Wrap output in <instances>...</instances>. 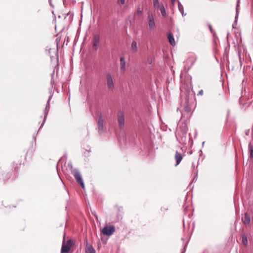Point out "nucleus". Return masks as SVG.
Instances as JSON below:
<instances>
[{
    "instance_id": "17",
    "label": "nucleus",
    "mask_w": 253,
    "mask_h": 253,
    "mask_svg": "<svg viewBox=\"0 0 253 253\" xmlns=\"http://www.w3.org/2000/svg\"><path fill=\"white\" fill-rule=\"evenodd\" d=\"M158 9H159L160 10L161 14L163 16L165 17L166 16V11L165 6L163 3H161V5L159 7Z\"/></svg>"
},
{
    "instance_id": "24",
    "label": "nucleus",
    "mask_w": 253,
    "mask_h": 253,
    "mask_svg": "<svg viewBox=\"0 0 253 253\" xmlns=\"http://www.w3.org/2000/svg\"><path fill=\"white\" fill-rule=\"evenodd\" d=\"M147 62L148 64H151L153 62V58L152 57H149L147 59Z\"/></svg>"
},
{
    "instance_id": "27",
    "label": "nucleus",
    "mask_w": 253,
    "mask_h": 253,
    "mask_svg": "<svg viewBox=\"0 0 253 253\" xmlns=\"http://www.w3.org/2000/svg\"><path fill=\"white\" fill-rule=\"evenodd\" d=\"M199 94L201 95H202L203 94V90H201L199 91V93H198Z\"/></svg>"
},
{
    "instance_id": "1",
    "label": "nucleus",
    "mask_w": 253,
    "mask_h": 253,
    "mask_svg": "<svg viewBox=\"0 0 253 253\" xmlns=\"http://www.w3.org/2000/svg\"><path fill=\"white\" fill-rule=\"evenodd\" d=\"M73 246V242L72 240H68L67 242L63 240L61 250V253H69L71 248Z\"/></svg>"
},
{
    "instance_id": "28",
    "label": "nucleus",
    "mask_w": 253,
    "mask_h": 253,
    "mask_svg": "<svg viewBox=\"0 0 253 253\" xmlns=\"http://www.w3.org/2000/svg\"><path fill=\"white\" fill-rule=\"evenodd\" d=\"M187 130V126H186L185 125H184V131L186 132Z\"/></svg>"
},
{
    "instance_id": "29",
    "label": "nucleus",
    "mask_w": 253,
    "mask_h": 253,
    "mask_svg": "<svg viewBox=\"0 0 253 253\" xmlns=\"http://www.w3.org/2000/svg\"><path fill=\"white\" fill-rule=\"evenodd\" d=\"M170 1H171V2L172 4H174L175 0H170Z\"/></svg>"
},
{
    "instance_id": "3",
    "label": "nucleus",
    "mask_w": 253,
    "mask_h": 253,
    "mask_svg": "<svg viewBox=\"0 0 253 253\" xmlns=\"http://www.w3.org/2000/svg\"><path fill=\"white\" fill-rule=\"evenodd\" d=\"M104 121V120L103 119L102 114L100 113L98 115V120L97 122L98 131L100 134L103 133L105 131Z\"/></svg>"
},
{
    "instance_id": "20",
    "label": "nucleus",
    "mask_w": 253,
    "mask_h": 253,
    "mask_svg": "<svg viewBox=\"0 0 253 253\" xmlns=\"http://www.w3.org/2000/svg\"><path fill=\"white\" fill-rule=\"evenodd\" d=\"M249 150L250 152V157L253 159V145L250 143L248 145Z\"/></svg>"
},
{
    "instance_id": "13",
    "label": "nucleus",
    "mask_w": 253,
    "mask_h": 253,
    "mask_svg": "<svg viewBox=\"0 0 253 253\" xmlns=\"http://www.w3.org/2000/svg\"><path fill=\"white\" fill-rule=\"evenodd\" d=\"M100 39L99 36L96 35L93 37V47L96 49L99 42Z\"/></svg>"
},
{
    "instance_id": "7",
    "label": "nucleus",
    "mask_w": 253,
    "mask_h": 253,
    "mask_svg": "<svg viewBox=\"0 0 253 253\" xmlns=\"http://www.w3.org/2000/svg\"><path fill=\"white\" fill-rule=\"evenodd\" d=\"M118 121L119 127L121 128H123L125 125V118L123 113L119 112L118 114Z\"/></svg>"
},
{
    "instance_id": "4",
    "label": "nucleus",
    "mask_w": 253,
    "mask_h": 253,
    "mask_svg": "<svg viewBox=\"0 0 253 253\" xmlns=\"http://www.w3.org/2000/svg\"><path fill=\"white\" fill-rule=\"evenodd\" d=\"M115 231V229L114 226H105L103 229H102V233L103 234L110 236L112 234H113Z\"/></svg>"
},
{
    "instance_id": "22",
    "label": "nucleus",
    "mask_w": 253,
    "mask_h": 253,
    "mask_svg": "<svg viewBox=\"0 0 253 253\" xmlns=\"http://www.w3.org/2000/svg\"><path fill=\"white\" fill-rule=\"evenodd\" d=\"M242 242L243 244L246 246L248 245V239L246 236L244 235L242 236Z\"/></svg>"
},
{
    "instance_id": "19",
    "label": "nucleus",
    "mask_w": 253,
    "mask_h": 253,
    "mask_svg": "<svg viewBox=\"0 0 253 253\" xmlns=\"http://www.w3.org/2000/svg\"><path fill=\"white\" fill-rule=\"evenodd\" d=\"M131 50L135 52L137 51V42L133 41H132V43H131Z\"/></svg>"
},
{
    "instance_id": "8",
    "label": "nucleus",
    "mask_w": 253,
    "mask_h": 253,
    "mask_svg": "<svg viewBox=\"0 0 253 253\" xmlns=\"http://www.w3.org/2000/svg\"><path fill=\"white\" fill-rule=\"evenodd\" d=\"M148 25L149 28L150 29H152L155 27V20L154 17L152 13H149L148 16Z\"/></svg>"
},
{
    "instance_id": "26",
    "label": "nucleus",
    "mask_w": 253,
    "mask_h": 253,
    "mask_svg": "<svg viewBox=\"0 0 253 253\" xmlns=\"http://www.w3.org/2000/svg\"><path fill=\"white\" fill-rule=\"evenodd\" d=\"M209 29L211 32V33H213V30L212 29V27H211V26L210 25V24H209Z\"/></svg>"
},
{
    "instance_id": "9",
    "label": "nucleus",
    "mask_w": 253,
    "mask_h": 253,
    "mask_svg": "<svg viewBox=\"0 0 253 253\" xmlns=\"http://www.w3.org/2000/svg\"><path fill=\"white\" fill-rule=\"evenodd\" d=\"M51 53H53L54 55V56L50 55L51 61L55 60V62L57 63L58 60V55L57 50L55 49H49V53L50 54Z\"/></svg>"
},
{
    "instance_id": "23",
    "label": "nucleus",
    "mask_w": 253,
    "mask_h": 253,
    "mask_svg": "<svg viewBox=\"0 0 253 253\" xmlns=\"http://www.w3.org/2000/svg\"><path fill=\"white\" fill-rule=\"evenodd\" d=\"M238 7V5H237V7ZM238 14H239V12H238V9L237 8L236 9V16L235 17V21H234V23L233 24V27H234V25L236 24V22H237V19L238 17Z\"/></svg>"
},
{
    "instance_id": "16",
    "label": "nucleus",
    "mask_w": 253,
    "mask_h": 253,
    "mask_svg": "<svg viewBox=\"0 0 253 253\" xmlns=\"http://www.w3.org/2000/svg\"><path fill=\"white\" fill-rule=\"evenodd\" d=\"M168 38L169 40V42L171 45L173 46L175 44L174 39L172 34H171L170 33H169L168 34Z\"/></svg>"
},
{
    "instance_id": "5",
    "label": "nucleus",
    "mask_w": 253,
    "mask_h": 253,
    "mask_svg": "<svg viewBox=\"0 0 253 253\" xmlns=\"http://www.w3.org/2000/svg\"><path fill=\"white\" fill-rule=\"evenodd\" d=\"M106 83L109 89H113L114 88L113 78L110 73L106 74Z\"/></svg>"
},
{
    "instance_id": "10",
    "label": "nucleus",
    "mask_w": 253,
    "mask_h": 253,
    "mask_svg": "<svg viewBox=\"0 0 253 253\" xmlns=\"http://www.w3.org/2000/svg\"><path fill=\"white\" fill-rule=\"evenodd\" d=\"M196 60V57L194 55L190 56L186 61L185 63L188 68H190Z\"/></svg>"
},
{
    "instance_id": "14",
    "label": "nucleus",
    "mask_w": 253,
    "mask_h": 253,
    "mask_svg": "<svg viewBox=\"0 0 253 253\" xmlns=\"http://www.w3.org/2000/svg\"><path fill=\"white\" fill-rule=\"evenodd\" d=\"M251 222L250 216L247 213H245V217L243 220V222L245 225H248Z\"/></svg>"
},
{
    "instance_id": "25",
    "label": "nucleus",
    "mask_w": 253,
    "mask_h": 253,
    "mask_svg": "<svg viewBox=\"0 0 253 253\" xmlns=\"http://www.w3.org/2000/svg\"><path fill=\"white\" fill-rule=\"evenodd\" d=\"M117 2L119 4H124L125 3V0H117Z\"/></svg>"
},
{
    "instance_id": "15",
    "label": "nucleus",
    "mask_w": 253,
    "mask_h": 253,
    "mask_svg": "<svg viewBox=\"0 0 253 253\" xmlns=\"http://www.w3.org/2000/svg\"><path fill=\"white\" fill-rule=\"evenodd\" d=\"M85 253H95V251L92 246L90 245H87L85 249Z\"/></svg>"
},
{
    "instance_id": "21",
    "label": "nucleus",
    "mask_w": 253,
    "mask_h": 253,
    "mask_svg": "<svg viewBox=\"0 0 253 253\" xmlns=\"http://www.w3.org/2000/svg\"><path fill=\"white\" fill-rule=\"evenodd\" d=\"M153 3L154 7L157 9H158L159 7L161 5L159 0H153Z\"/></svg>"
},
{
    "instance_id": "6",
    "label": "nucleus",
    "mask_w": 253,
    "mask_h": 253,
    "mask_svg": "<svg viewBox=\"0 0 253 253\" xmlns=\"http://www.w3.org/2000/svg\"><path fill=\"white\" fill-rule=\"evenodd\" d=\"M52 95H50V96L48 98L45 110L44 111V119H43V121L42 124L41 126L43 125V124L46 120L48 112L49 111V109H50L49 101L51 100V99L52 98Z\"/></svg>"
},
{
    "instance_id": "2",
    "label": "nucleus",
    "mask_w": 253,
    "mask_h": 253,
    "mask_svg": "<svg viewBox=\"0 0 253 253\" xmlns=\"http://www.w3.org/2000/svg\"><path fill=\"white\" fill-rule=\"evenodd\" d=\"M72 173L78 183L80 184L81 187L84 189V184L79 170L77 169H75L73 170Z\"/></svg>"
},
{
    "instance_id": "18",
    "label": "nucleus",
    "mask_w": 253,
    "mask_h": 253,
    "mask_svg": "<svg viewBox=\"0 0 253 253\" xmlns=\"http://www.w3.org/2000/svg\"><path fill=\"white\" fill-rule=\"evenodd\" d=\"M178 8L183 16L186 15V14L184 13L183 6L179 1L178 2Z\"/></svg>"
},
{
    "instance_id": "12",
    "label": "nucleus",
    "mask_w": 253,
    "mask_h": 253,
    "mask_svg": "<svg viewBox=\"0 0 253 253\" xmlns=\"http://www.w3.org/2000/svg\"><path fill=\"white\" fill-rule=\"evenodd\" d=\"M126 70V61L124 57H122L120 58V70L121 72L124 73Z\"/></svg>"
},
{
    "instance_id": "11",
    "label": "nucleus",
    "mask_w": 253,
    "mask_h": 253,
    "mask_svg": "<svg viewBox=\"0 0 253 253\" xmlns=\"http://www.w3.org/2000/svg\"><path fill=\"white\" fill-rule=\"evenodd\" d=\"M174 158H175V159L176 161V164L175 165V166L176 167L180 163V162L183 158V156L181 153L176 151L175 152Z\"/></svg>"
}]
</instances>
